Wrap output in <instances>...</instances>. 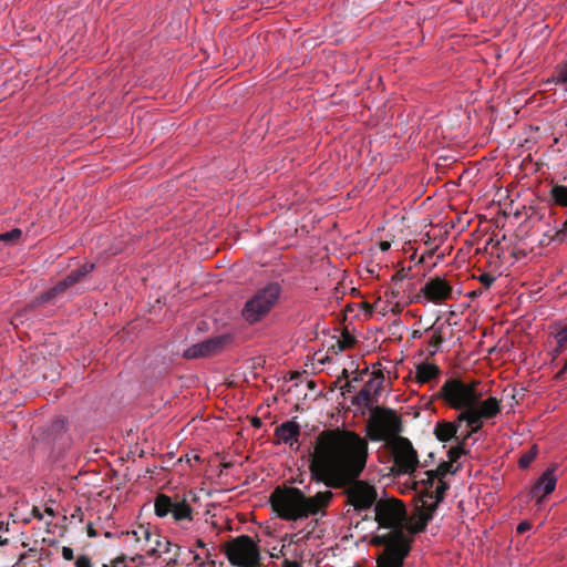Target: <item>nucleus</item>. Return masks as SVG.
Masks as SVG:
<instances>
[{
    "mask_svg": "<svg viewBox=\"0 0 567 567\" xmlns=\"http://www.w3.org/2000/svg\"><path fill=\"white\" fill-rule=\"evenodd\" d=\"M368 442L347 430H324L316 439L310 454V473L330 488L348 485L349 503L359 511L375 506L378 493L373 485L357 478L365 468Z\"/></svg>",
    "mask_w": 567,
    "mask_h": 567,
    "instance_id": "1",
    "label": "nucleus"
},
{
    "mask_svg": "<svg viewBox=\"0 0 567 567\" xmlns=\"http://www.w3.org/2000/svg\"><path fill=\"white\" fill-rule=\"evenodd\" d=\"M441 398L451 408L461 411L458 422H466L471 432L480 431L485 420L493 419L501 411V401L495 396L483 399L480 382H464L449 379L440 390Z\"/></svg>",
    "mask_w": 567,
    "mask_h": 567,
    "instance_id": "2",
    "label": "nucleus"
},
{
    "mask_svg": "<svg viewBox=\"0 0 567 567\" xmlns=\"http://www.w3.org/2000/svg\"><path fill=\"white\" fill-rule=\"evenodd\" d=\"M374 512L379 528L386 530L378 535V539L385 545L378 567H402L403 559L409 553L410 540L405 507L401 502L388 498L378 501Z\"/></svg>",
    "mask_w": 567,
    "mask_h": 567,
    "instance_id": "3",
    "label": "nucleus"
},
{
    "mask_svg": "<svg viewBox=\"0 0 567 567\" xmlns=\"http://www.w3.org/2000/svg\"><path fill=\"white\" fill-rule=\"evenodd\" d=\"M332 498V492H319L307 497L299 488H276L270 495V503L278 517L285 520H299L319 513Z\"/></svg>",
    "mask_w": 567,
    "mask_h": 567,
    "instance_id": "4",
    "label": "nucleus"
},
{
    "mask_svg": "<svg viewBox=\"0 0 567 567\" xmlns=\"http://www.w3.org/2000/svg\"><path fill=\"white\" fill-rule=\"evenodd\" d=\"M452 472V464L442 463L435 471L424 472V478L413 482L417 495L421 528L432 518L439 503L443 499L449 485L443 476Z\"/></svg>",
    "mask_w": 567,
    "mask_h": 567,
    "instance_id": "5",
    "label": "nucleus"
},
{
    "mask_svg": "<svg viewBox=\"0 0 567 567\" xmlns=\"http://www.w3.org/2000/svg\"><path fill=\"white\" fill-rule=\"evenodd\" d=\"M281 295L278 282H269L258 289L244 305L243 318L250 324L261 321L277 305Z\"/></svg>",
    "mask_w": 567,
    "mask_h": 567,
    "instance_id": "6",
    "label": "nucleus"
},
{
    "mask_svg": "<svg viewBox=\"0 0 567 567\" xmlns=\"http://www.w3.org/2000/svg\"><path fill=\"white\" fill-rule=\"evenodd\" d=\"M154 509L156 516L161 518L171 515L183 528H186L193 522L194 511L188 504L186 496L161 494L155 498Z\"/></svg>",
    "mask_w": 567,
    "mask_h": 567,
    "instance_id": "7",
    "label": "nucleus"
},
{
    "mask_svg": "<svg viewBox=\"0 0 567 567\" xmlns=\"http://www.w3.org/2000/svg\"><path fill=\"white\" fill-rule=\"evenodd\" d=\"M402 431L401 419L393 410H384L375 413L369 426V436L373 441L393 440L399 436Z\"/></svg>",
    "mask_w": 567,
    "mask_h": 567,
    "instance_id": "8",
    "label": "nucleus"
},
{
    "mask_svg": "<svg viewBox=\"0 0 567 567\" xmlns=\"http://www.w3.org/2000/svg\"><path fill=\"white\" fill-rule=\"evenodd\" d=\"M230 564L238 567H258L259 550L251 537L241 535L230 542L226 549Z\"/></svg>",
    "mask_w": 567,
    "mask_h": 567,
    "instance_id": "9",
    "label": "nucleus"
},
{
    "mask_svg": "<svg viewBox=\"0 0 567 567\" xmlns=\"http://www.w3.org/2000/svg\"><path fill=\"white\" fill-rule=\"evenodd\" d=\"M392 452L396 473L411 476L420 464L412 443L405 437H396L393 440Z\"/></svg>",
    "mask_w": 567,
    "mask_h": 567,
    "instance_id": "10",
    "label": "nucleus"
},
{
    "mask_svg": "<svg viewBox=\"0 0 567 567\" xmlns=\"http://www.w3.org/2000/svg\"><path fill=\"white\" fill-rule=\"evenodd\" d=\"M146 545H148V548H146L145 555L140 556L141 559H152L153 561L158 560L159 565H171L176 563L178 548L166 537L153 533L152 542H147Z\"/></svg>",
    "mask_w": 567,
    "mask_h": 567,
    "instance_id": "11",
    "label": "nucleus"
},
{
    "mask_svg": "<svg viewBox=\"0 0 567 567\" xmlns=\"http://www.w3.org/2000/svg\"><path fill=\"white\" fill-rule=\"evenodd\" d=\"M94 268L93 264H84L80 268L72 270L62 281L49 289L41 296V301H49L56 295L65 291L74 284L79 282L83 277L91 272Z\"/></svg>",
    "mask_w": 567,
    "mask_h": 567,
    "instance_id": "12",
    "label": "nucleus"
},
{
    "mask_svg": "<svg viewBox=\"0 0 567 567\" xmlns=\"http://www.w3.org/2000/svg\"><path fill=\"white\" fill-rule=\"evenodd\" d=\"M383 382L384 377L381 372H372L368 382L354 396L353 403L358 406L369 408L373 402V396L380 393Z\"/></svg>",
    "mask_w": 567,
    "mask_h": 567,
    "instance_id": "13",
    "label": "nucleus"
},
{
    "mask_svg": "<svg viewBox=\"0 0 567 567\" xmlns=\"http://www.w3.org/2000/svg\"><path fill=\"white\" fill-rule=\"evenodd\" d=\"M226 340V337L219 336L195 343L184 351V357L186 359H198L215 354L223 348Z\"/></svg>",
    "mask_w": 567,
    "mask_h": 567,
    "instance_id": "14",
    "label": "nucleus"
},
{
    "mask_svg": "<svg viewBox=\"0 0 567 567\" xmlns=\"http://www.w3.org/2000/svg\"><path fill=\"white\" fill-rule=\"evenodd\" d=\"M421 292L432 302H440L452 298L453 289L451 285L441 277L430 279L421 288Z\"/></svg>",
    "mask_w": 567,
    "mask_h": 567,
    "instance_id": "15",
    "label": "nucleus"
},
{
    "mask_svg": "<svg viewBox=\"0 0 567 567\" xmlns=\"http://www.w3.org/2000/svg\"><path fill=\"white\" fill-rule=\"evenodd\" d=\"M556 483L555 468H547L532 487L530 496L538 497V501H540L555 489Z\"/></svg>",
    "mask_w": 567,
    "mask_h": 567,
    "instance_id": "16",
    "label": "nucleus"
},
{
    "mask_svg": "<svg viewBox=\"0 0 567 567\" xmlns=\"http://www.w3.org/2000/svg\"><path fill=\"white\" fill-rule=\"evenodd\" d=\"M299 434L300 426L295 421L285 422L276 429V435L278 440L289 446L298 443Z\"/></svg>",
    "mask_w": 567,
    "mask_h": 567,
    "instance_id": "17",
    "label": "nucleus"
},
{
    "mask_svg": "<svg viewBox=\"0 0 567 567\" xmlns=\"http://www.w3.org/2000/svg\"><path fill=\"white\" fill-rule=\"evenodd\" d=\"M447 327L444 323H442V324H434L430 329L426 330V331L431 332V337H430L427 348H426L429 355H434L440 351L441 346L445 340L444 330Z\"/></svg>",
    "mask_w": 567,
    "mask_h": 567,
    "instance_id": "18",
    "label": "nucleus"
},
{
    "mask_svg": "<svg viewBox=\"0 0 567 567\" xmlns=\"http://www.w3.org/2000/svg\"><path fill=\"white\" fill-rule=\"evenodd\" d=\"M461 423L462 422H458L457 419L456 422H437L434 427V434L436 439L442 442H446L452 439H457L456 433Z\"/></svg>",
    "mask_w": 567,
    "mask_h": 567,
    "instance_id": "19",
    "label": "nucleus"
},
{
    "mask_svg": "<svg viewBox=\"0 0 567 567\" xmlns=\"http://www.w3.org/2000/svg\"><path fill=\"white\" fill-rule=\"evenodd\" d=\"M440 369L432 363H420L415 368V377L419 382L425 383L439 375Z\"/></svg>",
    "mask_w": 567,
    "mask_h": 567,
    "instance_id": "20",
    "label": "nucleus"
},
{
    "mask_svg": "<svg viewBox=\"0 0 567 567\" xmlns=\"http://www.w3.org/2000/svg\"><path fill=\"white\" fill-rule=\"evenodd\" d=\"M547 240V244L550 243H558L563 244L567 240V219L561 224L560 227L554 226L551 229L548 230V233L544 234V239L542 243Z\"/></svg>",
    "mask_w": 567,
    "mask_h": 567,
    "instance_id": "21",
    "label": "nucleus"
},
{
    "mask_svg": "<svg viewBox=\"0 0 567 567\" xmlns=\"http://www.w3.org/2000/svg\"><path fill=\"white\" fill-rule=\"evenodd\" d=\"M550 197L556 205L567 207V187L564 185H555L550 189Z\"/></svg>",
    "mask_w": 567,
    "mask_h": 567,
    "instance_id": "22",
    "label": "nucleus"
},
{
    "mask_svg": "<svg viewBox=\"0 0 567 567\" xmlns=\"http://www.w3.org/2000/svg\"><path fill=\"white\" fill-rule=\"evenodd\" d=\"M152 535L153 533L144 526H138L136 529L127 533L128 538L134 539L136 543L144 542L145 544L152 542Z\"/></svg>",
    "mask_w": 567,
    "mask_h": 567,
    "instance_id": "23",
    "label": "nucleus"
},
{
    "mask_svg": "<svg viewBox=\"0 0 567 567\" xmlns=\"http://www.w3.org/2000/svg\"><path fill=\"white\" fill-rule=\"evenodd\" d=\"M555 339H556V342H557L556 352L563 351L566 348V343H567V324L564 326L563 328H560L555 333Z\"/></svg>",
    "mask_w": 567,
    "mask_h": 567,
    "instance_id": "24",
    "label": "nucleus"
},
{
    "mask_svg": "<svg viewBox=\"0 0 567 567\" xmlns=\"http://www.w3.org/2000/svg\"><path fill=\"white\" fill-rule=\"evenodd\" d=\"M553 79L556 83L567 82V61L556 68Z\"/></svg>",
    "mask_w": 567,
    "mask_h": 567,
    "instance_id": "25",
    "label": "nucleus"
},
{
    "mask_svg": "<svg viewBox=\"0 0 567 567\" xmlns=\"http://www.w3.org/2000/svg\"><path fill=\"white\" fill-rule=\"evenodd\" d=\"M353 343H354V338L349 332L342 333L340 339L337 341L338 349L340 351H343V350L352 347Z\"/></svg>",
    "mask_w": 567,
    "mask_h": 567,
    "instance_id": "26",
    "label": "nucleus"
},
{
    "mask_svg": "<svg viewBox=\"0 0 567 567\" xmlns=\"http://www.w3.org/2000/svg\"><path fill=\"white\" fill-rule=\"evenodd\" d=\"M22 235V230L19 228H13L10 231L3 233L0 235V241L13 243L18 240Z\"/></svg>",
    "mask_w": 567,
    "mask_h": 567,
    "instance_id": "27",
    "label": "nucleus"
},
{
    "mask_svg": "<svg viewBox=\"0 0 567 567\" xmlns=\"http://www.w3.org/2000/svg\"><path fill=\"white\" fill-rule=\"evenodd\" d=\"M535 457H536V451L534 449H530L528 452H526L525 454H523L519 457V461H518L519 467H522V468L528 467Z\"/></svg>",
    "mask_w": 567,
    "mask_h": 567,
    "instance_id": "28",
    "label": "nucleus"
},
{
    "mask_svg": "<svg viewBox=\"0 0 567 567\" xmlns=\"http://www.w3.org/2000/svg\"><path fill=\"white\" fill-rule=\"evenodd\" d=\"M75 567H95L87 555H80L75 560ZM102 567H109L103 565Z\"/></svg>",
    "mask_w": 567,
    "mask_h": 567,
    "instance_id": "29",
    "label": "nucleus"
},
{
    "mask_svg": "<svg viewBox=\"0 0 567 567\" xmlns=\"http://www.w3.org/2000/svg\"><path fill=\"white\" fill-rule=\"evenodd\" d=\"M478 279H480V282H481L484 287H486V288L491 287V286L493 285V282L495 281V277H494V276H492V275H489V274H482V275L478 277Z\"/></svg>",
    "mask_w": 567,
    "mask_h": 567,
    "instance_id": "30",
    "label": "nucleus"
},
{
    "mask_svg": "<svg viewBox=\"0 0 567 567\" xmlns=\"http://www.w3.org/2000/svg\"><path fill=\"white\" fill-rule=\"evenodd\" d=\"M532 528V525L530 523H528L527 520H524V522H520L518 525H517V533L519 534H523L527 530H529Z\"/></svg>",
    "mask_w": 567,
    "mask_h": 567,
    "instance_id": "31",
    "label": "nucleus"
},
{
    "mask_svg": "<svg viewBox=\"0 0 567 567\" xmlns=\"http://www.w3.org/2000/svg\"><path fill=\"white\" fill-rule=\"evenodd\" d=\"M62 556L65 560H72L74 558L73 549L70 547L62 548Z\"/></svg>",
    "mask_w": 567,
    "mask_h": 567,
    "instance_id": "32",
    "label": "nucleus"
},
{
    "mask_svg": "<svg viewBox=\"0 0 567 567\" xmlns=\"http://www.w3.org/2000/svg\"><path fill=\"white\" fill-rule=\"evenodd\" d=\"M282 567H300V565L297 561L285 559L282 561Z\"/></svg>",
    "mask_w": 567,
    "mask_h": 567,
    "instance_id": "33",
    "label": "nucleus"
},
{
    "mask_svg": "<svg viewBox=\"0 0 567 567\" xmlns=\"http://www.w3.org/2000/svg\"><path fill=\"white\" fill-rule=\"evenodd\" d=\"M390 247H391V244H390L389 241H382V243L380 244V248H381V250H382V251H386V250H389V249H390Z\"/></svg>",
    "mask_w": 567,
    "mask_h": 567,
    "instance_id": "34",
    "label": "nucleus"
},
{
    "mask_svg": "<svg viewBox=\"0 0 567 567\" xmlns=\"http://www.w3.org/2000/svg\"><path fill=\"white\" fill-rule=\"evenodd\" d=\"M196 547L200 549H206L207 545L203 539H196Z\"/></svg>",
    "mask_w": 567,
    "mask_h": 567,
    "instance_id": "35",
    "label": "nucleus"
},
{
    "mask_svg": "<svg viewBox=\"0 0 567 567\" xmlns=\"http://www.w3.org/2000/svg\"><path fill=\"white\" fill-rule=\"evenodd\" d=\"M567 371V360L565 361L561 370L557 373L558 377L563 375Z\"/></svg>",
    "mask_w": 567,
    "mask_h": 567,
    "instance_id": "36",
    "label": "nucleus"
},
{
    "mask_svg": "<svg viewBox=\"0 0 567 567\" xmlns=\"http://www.w3.org/2000/svg\"><path fill=\"white\" fill-rule=\"evenodd\" d=\"M421 336H422V332H421L420 330H414V331L412 332V338H413V339L421 338Z\"/></svg>",
    "mask_w": 567,
    "mask_h": 567,
    "instance_id": "37",
    "label": "nucleus"
},
{
    "mask_svg": "<svg viewBox=\"0 0 567 567\" xmlns=\"http://www.w3.org/2000/svg\"><path fill=\"white\" fill-rule=\"evenodd\" d=\"M194 558H195V559H202V557H200V555H199V554H195V555H194Z\"/></svg>",
    "mask_w": 567,
    "mask_h": 567,
    "instance_id": "38",
    "label": "nucleus"
},
{
    "mask_svg": "<svg viewBox=\"0 0 567 567\" xmlns=\"http://www.w3.org/2000/svg\"><path fill=\"white\" fill-rule=\"evenodd\" d=\"M342 373H343L344 375H347V374H348V371L344 369V370L342 371Z\"/></svg>",
    "mask_w": 567,
    "mask_h": 567,
    "instance_id": "39",
    "label": "nucleus"
}]
</instances>
